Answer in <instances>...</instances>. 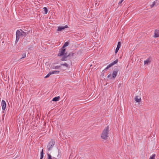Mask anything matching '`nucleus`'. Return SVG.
I'll use <instances>...</instances> for the list:
<instances>
[{"label":"nucleus","instance_id":"1","mask_svg":"<svg viewBox=\"0 0 159 159\" xmlns=\"http://www.w3.org/2000/svg\"><path fill=\"white\" fill-rule=\"evenodd\" d=\"M109 127L108 126L106 127L102 130L101 135V138L104 140H106L108 137Z\"/></svg>","mask_w":159,"mask_h":159},{"label":"nucleus","instance_id":"2","mask_svg":"<svg viewBox=\"0 0 159 159\" xmlns=\"http://www.w3.org/2000/svg\"><path fill=\"white\" fill-rule=\"evenodd\" d=\"M55 142L53 141H51L49 143L47 146L48 150L50 151L52 150L54 145Z\"/></svg>","mask_w":159,"mask_h":159},{"label":"nucleus","instance_id":"3","mask_svg":"<svg viewBox=\"0 0 159 159\" xmlns=\"http://www.w3.org/2000/svg\"><path fill=\"white\" fill-rule=\"evenodd\" d=\"M22 30H17L16 32V40L18 41L20 37L22 36Z\"/></svg>","mask_w":159,"mask_h":159},{"label":"nucleus","instance_id":"4","mask_svg":"<svg viewBox=\"0 0 159 159\" xmlns=\"http://www.w3.org/2000/svg\"><path fill=\"white\" fill-rule=\"evenodd\" d=\"M66 52V49L65 48H62L60 49L59 53L58 54V55L59 56H61L63 55L64 53Z\"/></svg>","mask_w":159,"mask_h":159},{"label":"nucleus","instance_id":"5","mask_svg":"<svg viewBox=\"0 0 159 159\" xmlns=\"http://www.w3.org/2000/svg\"><path fill=\"white\" fill-rule=\"evenodd\" d=\"M68 27L67 25H66L64 26H59L57 30L58 31H61L64 30L65 28H68Z\"/></svg>","mask_w":159,"mask_h":159},{"label":"nucleus","instance_id":"6","mask_svg":"<svg viewBox=\"0 0 159 159\" xmlns=\"http://www.w3.org/2000/svg\"><path fill=\"white\" fill-rule=\"evenodd\" d=\"M153 37L154 38L159 37V30H155Z\"/></svg>","mask_w":159,"mask_h":159},{"label":"nucleus","instance_id":"7","mask_svg":"<svg viewBox=\"0 0 159 159\" xmlns=\"http://www.w3.org/2000/svg\"><path fill=\"white\" fill-rule=\"evenodd\" d=\"M1 106L2 107V109L3 110H5L6 108V102L4 100H2L1 102Z\"/></svg>","mask_w":159,"mask_h":159},{"label":"nucleus","instance_id":"8","mask_svg":"<svg viewBox=\"0 0 159 159\" xmlns=\"http://www.w3.org/2000/svg\"><path fill=\"white\" fill-rule=\"evenodd\" d=\"M48 157L47 159H57V158L55 157V155L52 156L50 154L48 153Z\"/></svg>","mask_w":159,"mask_h":159},{"label":"nucleus","instance_id":"9","mask_svg":"<svg viewBox=\"0 0 159 159\" xmlns=\"http://www.w3.org/2000/svg\"><path fill=\"white\" fill-rule=\"evenodd\" d=\"M121 46V43L120 42H118L117 44V47L115 50V53L116 54L118 52L119 49L120 48Z\"/></svg>","mask_w":159,"mask_h":159},{"label":"nucleus","instance_id":"10","mask_svg":"<svg viewBox=\"0 0 159 159\" xmlns=\"http://www.w3.org/2000/svg\"><path fill=\"white\" fill-rule=\"evenodd\" d=\"M136 102H139L141 100V97L140 96H136L135 98Z\"/></svg>","mask_w":159,"mask_h":159},{"label":"nucleus","instance_id":"11","mask_svg":"<svg viewBox=\"0 0 159 159\" xmlns=\"http://www.w3.org/2000/svg\"><path fill=\"white\" fill-rule=\"evenodd\" d=\"M151 62V60L150 58H148L147 60L144 61V65H148Z\"/></svg>","mask_w":159,"mask_h":159},{"label":"nucleus","instance_id":"12","mask_svg":"<svg viewBox=\"0 0 159 159\" xmlns=\"http://www.w3.org/2000/svg\"><path fill=\"white\" fill-rule=\"evenodd\" d=\"M157 1H156L154 2L152 4L150 5V7L151 8L153 7L155 5L156 6L158 5V3H157Z\"/></svg>","mask_w":159,"mask_h":159},{"label":"nucleus","instance_id":"13","mask_svg":"<svg viewBox=\"0 0 159 159\" xmlns=\"http://www.w3.org/2000/svg\"><path fill=\"white\" fill-rule=\"evenodd\" d=\"M117 71H113L112 75V77L113 78H115L116 77L117 75Z\"/></svg>","mask_w":159,"mask_h":159},{"label":"nucleus","instance_id":"14","mask_svg":"<svg viewBox=\"0 0 159 159\" xmlns=\"http://www.w3.org/2000/svg\"><path fill=\"white\" fill-rule=\"evenodd\" d=\"M59 98L60 97L58 96L57 97H56L53 98L52 100V101L54 102L57 101L59 100Z\"/></svg>","mask_w":159,"mask_h":159},{"label":"nucleus","instance_id":"15","mask_svg":"<svg viewBox=\"0 0 159 159\" xmlns=\"http://www.w3.org/2000/svg\"><path fill=\"white\" fill-rule=\"evenodd\" d=\"M29 33V32H24L22 30V36H25L27 34H28Z\"/></svg>","mask_w":159,"mask_h":159},{"label":"nucleus","instance_id":"16","mask_svg":"<svg viewBox=\"0 0 159 159\" xmlns=\"http://www.w3.org/2000/svg\"><path fill=\"white\" fill-rule=\"evenodd\" d=\"M51 75L53 74H58L59 73V71H50V72Z\"/></svg>","mask_w":159,"mask_h":159},{"label":"nucleus","instance_id":"17","mask_svg":"<svg viewBox=\"0 0 159 159\" xmlns=\"http://www.w3.org/2000/svg\"><path fill=\"white\" fill-rule=\"evenodd\" d=\"M69 44V43L67 42H66L63 46L62 47L63 48H65Z\"/></svg>","mask_w":159,"mask_h":159},{"label":"nucleus","instance_id":"18","mask_svg":"<svg viewBox=\"0 0 159 159\" xmlns=\"http://www.w3.org/2000/svg\"><path fill=\"white\" fill-rule=\"evenodd\" d=\"M118 62V60L116 59L115 61H114L112 62L111 63V64L112 65V66H113L115 64H116Z\"/></svg>","mask_w":159,"mask_h":159},{"label":"nucleus","instance_id":"19","mask_svg":"<svg viewBox=\"0 0 159 159\" xmlns=\"http://www.w3.org/2000/svg\"><path fill=\"white\" fill-rule=\"evenodd\" d=\"M44 11H45V14H47L48 11V10L46 7H44L43 8Z\"/></svg>","mask_w":159,"mask_h":159},{"label":"nucleus","instance_id":"20","mask_svg":"<svg viewBox=\"0 0 159 159\" xmlns=\"http://www.w3.org/2000/svg\"><path fill=\"white\" fill-rule=\"evenodd\" d=\"M112 66V65H111V63L110 64H109V65H108L107 66V67L106 68V69H109V68H110V67H111Z\"/></svg>","mask_w":159,"mask_h":159},{"label":"nucleus","instance_id":"21","mask_svg":"<svg viewBox=\"0 0 159 159\" xmlns=\"http://www.w3.org/2000/svg\"><path fill=\"white\" fill-rule=\"evenodd\" d=\"M155 154H153L151 156L149 159H155Z\"/></svg>","mask_w":159,"mask_h":159},{"label":"nucleus","instance_id":"22","mask_svg":"<svg viewBox=\"0 0 159 159\" xmlns=\"http://www.w3.org/2000/svg\"><path fill=\"white\" fill-rule=\"evenodd\" d=\"M61 157V154L58 152H57V157L60 158Z\"/></svg>","mask_w":159,"mask_h":159},{"label":"nucleus","instance_id":"23","mask_svg":"<svg viewBox=\"0 0 159 159\" xmlns=\"http://www.w3.org/2000/svg\"><path fill=\"white\" fill-rule=\"evenodd\" d=\"M51 75V74L50 72L45 77V78H47L48 77Z\"/></svg>","mask_w":159,"mask_h":159},{"label":"nucleus","instance_id":"24","mask_svg":"<svg viewBox=\"0 0 159 159\" xmlns=\"http://www.w3.org/2000/svg\"><path fill=\"white\" fill-rule=\"evenodd\" d=\"M60 66H56L53 67V69H58L60 67Z\"/></svg>","mask_w":159,"mask_h":159},{"label":"nucleus","instance_id":"25","mask_svg":"<svg viewBox=\"0 0 159 159\" xmlns=\"http://www.w3.org/2000/svg\"><path fill=\"white\" fill-rule=\"evenodd\" d=\"M26 57V54H24L22 55V57L21 58H24Z\"/></svg>","mask_w":159,"mask_h":159},{"label":"nucleus","instance_id":"26","mask_svg":"<svg viewBox=\"0 0 159 159\" xmlns=\"http://www.w3.org/2000/svg\"><path fill=\"white\" fill-rule=\"evenodd\" d=\"M40 155H43V149H42V151L41 152Z\"/></svg>","mask_w":159,"mask_h":159},{"label":"nucleus","instance_id":"27","mask_svg":"<svg viewBox=\"0 0 159 159\" xmlns=\"http://www.w3.org/2000/svg\"><path fill=\"white\" fill-rule=\"evenodd\" d=\"M124 0H121L118 3L119 4H120Z\"/></svg>","mask_w":159,"mask_h":159},{"label":"nucleus","instance_id":"28","mask_svg":"<svg viewBox=\"0 0 159 159\" xmlns=\"http://www.w3.org/2000/svg\"><path fill=\"white\" fill-rule=\"evenodd\" d=\"M61 66H67V64L66 63L65 64H61Z\"/></svg>","mask_w":159,"mask_h":159},{"label":"nucleus","instance_id":"29","mask_svg":"<svg viewBox=\"0 0 159 159\" xmlns=\"http://www.w3.org/2000/svg\"><path fill=\"white\" fill-rule=\"evenodd\" d=\"M111 77V74H109V75H108L107 77L108 78H110Z\"/></svg>","mask_w":159,"mask_h":159},{"label":"nucleus","instance_id":"30","mask_svg":"<svg viewBox=\"0 0 159 159\" xmlns=\"http://www.w3.org/2000/svg\"><path fill=\"white\" fill-rule=\"evenodd\" d=\"M43 155H40V158H43Z\"/></svg>","mask_w":159,"mask_h":159},{"label":"nucleus","instance_id":"31","mask_svg":"<svg viewBox=\"0 0 159 159\" xmlns=\"http://www.w3.org/2000/svg\"><path fill=\"white\" fill-rule=\"evenodd\" d=\"M120 85L121 84V83H120V84H119Z\"/></svg>","mask_w":159,"mask_h":159},{"label":"nucleus","instance_id":"32","mask_svg":"<svg viewBox=\"0 0 159 159\" xmlns=\"http://www.w3.org/2000/svg\"><path fill=\"white\" fill-rule=\"evenodd\" d=\"M43 159V158H40V159Z\"/></svg>","mask_w":159,"mask_h":159}]
</instances>
